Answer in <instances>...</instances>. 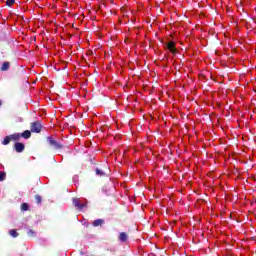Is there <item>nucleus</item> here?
Segmentation results:
<instances>
[{
	"instance_id": "nucleus-15",
	"label": "nucleus",
	"mask_w": 256,
	"mask_h": 256,
	"mask_svg": "<svg viewBox=\"0 0 256 256\" xmlns=\"http://www.w3.org/2000/svg\"><path fill=\"white\" fill-rule=\"evenodd\" d=\"M5 177H7V174L5 172H0V181H5Z\"/></svg>"
},
{
	"instance_id": "nucleus-2",
	"label": "nucleus",
	"mask_w": 256,
	"mask_h": 256,
	"mask_svg": "<svg viewBox=\"0 0 256 256\" xmlns=\"http://www.w3.org/2000/svg\"><path fill=\"white\" fill-rule=\"evenodd\" d=\"M73 205L77 207L80 211H82V209H85V207H87V201H85L84 199L73 198Z\"/></svg>"
},
{
	"instance_id": "nucleus-22",
	"label": "nucleus",
	"mask_w": 256,
	"mask_h": 256,
	"mask_svg": "<svg viewBox=\"0 0 256 256\" xmlns=\"http://www.w3.org/2000/svg\"><path fill=\"white\" fill-rule=\"evenodd\" d=\"M99 9H101V7H100V6H98V11H99Z\"/></svg>"
},
{
	"instance_id": "nucleus-1",
	"label": "nucleus",
	"mask_w": 256,
	"mask_h": 256,
	"mask_svg": "<svg viewBox=\"0 0 256 256\" xmlns=\"http://www.w3.org/2000/svg\"><path fill=\"white\" fill-rule=\"evenodd\" d=\"M97 175L109 181V164H105L103 168H98Z\"/></svg>"
},
{
	"instance_id": "nucleus-7",
	"label": "nucleus",
	"mask_w": 256,
	"mask_h": 256,
	"mask_svg": "<svg viewBox=\"0 0 256 256\" xmlns=\"http://www.w3.org/2000/svg\"><path fill=\"white\" fill-rule=\"evenodd\" d=\"M119 241H121L122 243L127 242V239H129V236L127 235V233L125 232H121L118 236Z\"/></svg>"
},
{
	"instance_id": "nucleus-21",
	"label": "nucleus",
	"mask_w": 256,
	"mask_h": 256,
	"mask_svg": "<svg viewBox=\"0 0 256 256\" xmlns=\"http://www.w3.org/2000/svg\"><path fill=\"white\" fill-rule=\"evenodd\" d=\"M97 47H98V49H99V47H101V44H100V43H98V44H97Z\"/></svg>"
},
{
	"instance_id": "nucleus-10",
	"label": "nucleus",
	"mask_w": 256,
	"mask_h": 256,
	"mask_svg": "<svg viewBox=\"0 0 256 256\" xmlns=\"http://www.w3.org/2000/svg\"><path fill=\"white\" fill-rule=\"evenodd\" d=\"M10 63L4 62L1 67V71H9Z\"/></svg>"
},
{
	"instance_id": "nucleus-18",
	"label": "nucleus",
	"mask_w": 256,
	"mask_h": 256,
	"mask_svg": "<svg viewBox=\"0 0 256 256\" xmlns=\"http://www.w3.org/2000/svg\"><path fill=\"white\" fill-rule=\"evenodd\" d=\"M28 235H29V237H35V231L29 230Z\"/></svg>"
},
{
	"instance_id": "nucleus-9",
	"label": "nucleus",
	"mask_w": 256,
	"mask_h": 256,
	"mask_svg": "<svg viewBox=\"0 0 256 256\" xmlns=\"http://www.w3.org/2000/svg\"><path fill=\"white\" fill-rule=\"evenodd\" d=\"M20 136L23 137L24 139H29V137H31V131L26 130L22 134H20Z\"/></svg>"
},
{
	"instance_id": "nucleus-12",
	"label": "nucleus",
	"mask_w": 256,
	"mask_h": 256,
	"mask_svg": "<svg viewBox=\"0 0 256 256\" xmlns=\"http://www.w3.org/2000/svg\"><path fill=\"white\" fill-rule=\"evenodd\" d=\"M9 234L11 235V237H19V233H17V230L15 229L10 230Z\"/></svg>"
},
{
	"instance_id": "nucleus-14",
	"label": "nucleus",
	"mask_w": 256,
	"mask_h": 256,
	"mask_svg": "<svg viewBox=\"0 0 256 256\" xmlns=\"http://www.w3.org/2000/svg\"><path fill=\"white\" fill-rule=\"evenodd\" d=\"M21 209H22V211H27V209H29V204L23 203V204L21 205Z\"/></svg>"
},
{
	"instance_id": "nucleus-19",
	"label": "nucleus",
	"mask_w": 256,
	"mask_h": 256,
	"mask_svg": "<svg viewBox=\"0 0 256 256\" xmlns=\"http://www.w3.org/2000/svg\"><path fill=\"white\" fill-rule=\"evenodd\" d=\"M93 225H94V227H97V220L93 221Z\"/></svg>"
},
{
	"instance_id": "nucleus-13",
	"label": "nucleus",
	"mask_w": 256,
	"mask_h": 256,
	"mask_svg": "<svg viewBox=\"0 0 256 256\" xmlns=\"http://www.w3.org/2000/svg\"><path fill=\"white\" fill-rule=\"evenodd\" d=\"M105 225V220L103 219H97V226L98 227H103Z\"/></svg>"
},
{
	"instance_id": "nucleus-4",
	"label": "nucleus",
	"mask_w": 256,
	"mask_h": 256,
	"mask_svg": "<svg viewBox=\"0 0 256 256\" xmlns=\"http://www.w3.org/2000/svg\"><path fill=\"white\" fill-rule=\"evenodd\" d=\"M48 143H49V146L53 147L54 149H61V147H63L59 142L55 141L51 137H48Z\"/></svg>"
},
{
	"instance_id": "nucleus-3",
	"label": "nucleus",
	"mask_w": 256,
	"mask_h": 256,
	"mask_svg": "<svg viewBox=\"0 0 256 256\" xmlns=\"http://www.w3.org/2000/svg\"><path fill=\"white\" fill-rule=\"evenodd\" d=\"M30 129L32 133H41V129H43V126L41 125V122H32L30 125Z\"/></svg>"
},
{
	"instance_id": "nucleus-8",
	"label": "nucleus",
	"mask_w": 256,
	"mask_h": 256,
	"mask_svg": "<svg viewBox=\"0 0 256 256\" xmlns=\"http://www.w3.org/2000/svg\"><path fill=\"white\" fill-rule=\"evenodd\" d=\"M10 139L11 141H19L21 139V134L20 133L12 134L10 135Z\"/></svg>"
},
{
	"instance_id": "nucleus-23",
	"label": "nucleus",
	"mask_w": 256,
	"mask_h": 256,
	"mask_svg": "<svg viewBox=\"0 0 256 256\" xmlns=\"http://www.w3.org/2000/svg\"><path fill=\"white\" fill-rule=\"evenodd\" d=\"M0 105H1V102H0Z\"/></svg>"
},
{
	"instance_id": "nucleus-5",
	"label": "nucleus",
	"mask_w": 256,
	"mask_h": 256,
	"mask_svg": "<svg viewBox=\"0 0 256 256\" xmlns=\"http://www.w3.org/2000/svg\"><path fill=\"white\" fill-rule=\"evenodd\" d=\"M14 147H15V150L17 151V153H23V151H25V144H23V143L17 142V143H15Z\"/></svg>"
},
{
	"instance_id": "nucleus-17",
	"label": "nucleus",
	"mask_w": 256,
	"mask_h": 256,
	"mask_svg": "<svg viewBox=\"0 0 256 256\" xmlns=\"http://www.w3.org/2000/svg\"><path fill=\"white\" fill-rule=\"evenodd\" d=\"M35 201H36V203H37L38 205L41 204V196L36 195V196H35Z\"/></svg>"
},
{
	"instance_id": "nucleus-6",
	"label": "nucleus",
	"mask_w": 256,
	"mask_h": 256,
	"mask_svg": "<svg viewBox=\"0 0 256 256\" xmlns=\"http://www.w3.org/2000/svg\"><path fill=\"white\" fill-rule=\"evenodd\" d=\"M166 48L171 51L175 55L177 53V48H175V42H168L166 44Z\"/></svg>"
},
{
	"instance_id": "nucleus-11",
	"label": "nucleus",
	"mask_w": 256,
	"mask_h": 256,
	"mask_svg": "<svg viewBox=\"0 0 256 256\" xmlns=\"http://www.w3.org/2000/svg\"><path fill=\"white\" fill-rule=\"evenodd\" d=\"M11 143V136H6L2 142V145H9Z\"/></svg>"
},
{
	"instance_id": "nucleus-16",
	"label": "nucleus",
	"mask_w": 256,
	"mask_h": 256,
	"mask_svg": "<svg viewBox=\"0 0 256 256\" xmlns=\"http://www.w3.org/2000/svg\"><path fill=\"white\" fill-rule=\"evenodd\" d=\"M15 4V0H7L6 1V5L8 6V7H11L12 5H14Z\"/></svg>"
},
{
	"instance_id": "nucleus-20",
	"label": "nucleus",
	"mask_w": 256,
	"mask_h": 256,
	"mask_svg": "<svg viewBox=\"0 0 256 256\" xmlns=\"http://www.w3.org/2000/svg\"><path fill=\"white\" fill-rule=\"evenodd\" d=\"M97 37H98V39H99V38L101 37V34L98 33V34H97Z\"/></svg>"
}]
</instances>
